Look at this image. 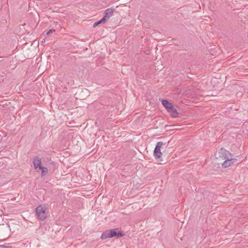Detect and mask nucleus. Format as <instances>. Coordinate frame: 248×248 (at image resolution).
Returning a JSON list of instances; mask_svg holds the SVG:
<instances>
[{"instance_id": "obj_1", "label": "nucleus", "mask_w": 248, "mask_h": 248, "mask_svg": "<svg viewBox=\"0 0 248 248\" xmlns=\"http://www.w3.org/2000/svg\"><path fill=\"white\" fill-rule=\"evenodd\" d=\"M36 214L38 218L41 220H45L47 217V208L45 205H40L35 209Z\"/></svg>"}, {"instance_id": "obj_2", "label": "nucleus", "mask_w": 248, "mask_h": 248, "mask_svg": "<svg viewBox=\"0 0 248 248\" xmlns=\"http://www.w3.org/2000/svg\"><path fill=\"white\" fill-rule=\"evenodd\" d=\"M165 144L162 141L158 142L155 146V147L154 151V155L155 158H159L162 155V153L160 151V148Z\"/></svg>"}, {"instance_id": "obj_3", "label": "nucleus", "mask_w": 248, "mask_h": 248, "mask_svg": "<svg viewBox=\"0 0 248 248\" xmlns=\"http://www.w3.org/2000/svg\"><path fill=\"white\" fill-rule=\"evenodd\" d=\"M219 157L222 158L223 160L232 157L231 154L226 150L221 148L219 151Z\"/></svg>"}, {"instance_id": "obj_4", "label": "nucleus", "mask_w": 248, "mask_h": 248, "mask_svg": "<svg viewBox=\"0 0 248 248\" xmlns=\"http://www.w3.org/2000/svg\"><path fill=\"white\" fill-rule=\"evenodd\" d=\"M119 230V228H115L113 229H110V233L111 237H117L118 238H120L124 236V234L123 233L121 232H118Z\"/></svg>"}, {"instance_id": "obj_5", "label": "nucleus", "mask_w": 248, "mask_h": 248, "mask_svg": "<svg viewBox=\"0 0 248 248\" xmlns=\"http://www.w3.org/2000/svg\"><path fill=\"white\" fill-rule=\"evenodd\" d=\"M225 160V161L222 164V166L223 168H226L231 166L236 161V159L232 158V157Z\"/></svg>"}, {"instance_id": "obj_6", "label": "nucleus", "mask_w": 248, "mask_h": 248, "mask_svg": "<svg viewBox=\"0 0 248 248\" xmlns=\"http://www.w3.org/2000/svg\"><path fill=\"white\" fill-rule=\"evenodd\" d=\"M33 165L35 170L40 168L41 165V158L39 156L35 157L32 161Z\"/></svg>"}, {"instance_id": "obj_7", "label": "nucleus", "mask_w": 248, "mask_h": 248, "mask_svg": "<svg viewBox=\"0 0 248 248\" xmlns=\"http://www.w3.org/2000/svg\"><path fill=\"white\" fill-rule=\"evenodd\" d=\"M115 9L113 8H108L106 9L104 12V17L108 21L110 17L113 15Z\"/></svg>"}, {"instance_id": "obj_8", "label": "nucleus", "mask_w": 248, "mask_h": 248, "mask_svg": "<svg viewBox=\"0 0 248 248\" xmlns=\"http://www.w3.org/2000/svg\"><path fill=\"white\" fill-rule=\"evenodd\" d=\"M167 111L170 113V116L173 118H176L178 116V113L176 108L173 106L171 107V108H170Z\"/></svg>"}, {"instance_id": "obj_9", "label": "nucleus", "mask_w": 248, "mask_h": 248, "mask_svg": "<svg viewBox=\"0 0 248 248\" xmlns=\"http://www.w3.org/2000/svg\"><path fill=\"white\" fill-rule=\"evenodd\" d=\"M161 103L162 105L167 109V110H169V109L171 108V107L173 106V105L171 103L169 102L166 99H162Z\"/></svg>"}, {"instance_id": "obj_10", "label": "nucleus", "mask_w": 248, "mask_h": 248, "mask_svg": "<svg viewBox=\"0 0 248 248\" xmlns=\"http://www.w3.org/2000/svg\"><path fill=\"white\" fill-rule=\"evenodd\" d=\"M110 233V230H106L102 233L101 236V239L102 240H104L108 238H111Z\"/></svg>"}, {"instance_id": "obj_11", "label": "nucleus", "mask_w": 248, "mask_h": 248, "mask_svg": "<svg viewBox=\"0 0 248 248\" xmlns=\"http://www.w3.org/2000/svg\"><path fill=\"white\" fill-rule=\"evenodd\" d=\"M38 170L41 171V176L42 177L46 175L48 173V169L42 166Z\"/></svg>"}, {"instance_id": "obj_12", "label": "nucleus", "mask_w": 248, "mask_h": 248, "mask_svg": "<svg viewBox=\"0 0 248 248\" xmlns=\"http://www.w3.org/2000/svg\"><path fill=\"white\" fill-rule=\"evenodd\" d=\"M108 20L103 16V17L100 19V20L98 21L99 22V24H102L104 23L105 22L107 21Z\"/></svg>"}, {"instance_id": "obj_13", "label": "nucleus", "mask_w": 248, "mask_h": 248, "mask_svg": "<svg viewBox=\"0 0 248 248\" xmlns=\"http://www.w3.org/2000/svg\"><path fill=\"white\" fill-rule=\"evenodd\" d=\"M53 32H55V30L54 29H50L46 33V35H48Z\"/></svg>"}, {"instance_id": "obj_14", "label": "nucleus", "mask_w": 248, "mask_h": 248, "mask_svg": "<svg viewBox=\"0 0 248 248\" xmlns=\"http://www.w3.org/2000/svg\"><path fill=\"white\" fill-rule=\"evenodd\" d=\"M11 247L8 246L0 245V248H10Z\"/></svg>"}, {"instance_id": "obj_15", "label": "nucleus", "mask_w": 248, "mask_h": 248, "mask_svg": "<svg viewBox=\"0 0 248 248\" xmlns=\"http://www.w3.org/2000/svg\"><path fill=\"white\" fill-rule=\"evenodd\" d=\"M99 22L98 21L97 22H95L94 23L93 25V27L94 28L96 27V26H97L98 25H99Z\"/></svg>"}, {"instance_id": "obj_16", "label": "nucleus", "mask_w": 248, "mask_h": 248, "mask_svg": "<svg viewBox=\"0 0 248 248\" xmlns=\"http://www.w3.org/2000/svg\"><path fill=\"white\" fill-rule=\"evenodd\" d=\"M50 164L54 167H56V164L54 162V161H52L51 162Z\"/></svg>"}]
</instances>
